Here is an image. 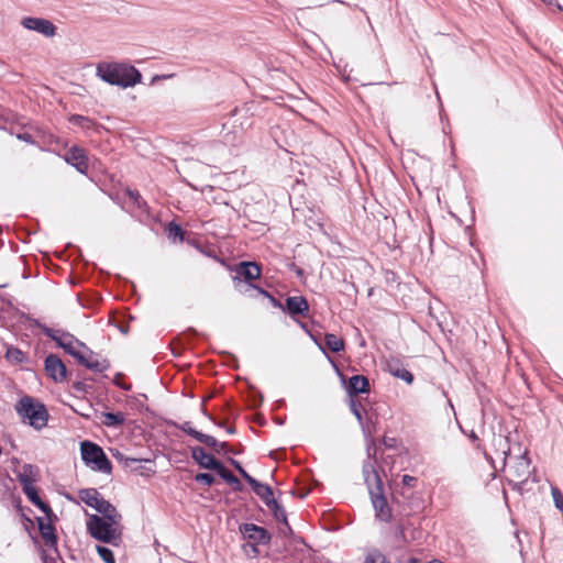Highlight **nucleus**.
<instances>
[{
  "mask_svg": "<svg viewBox=\"0 0 563 563\" xmlns=\"http://www.w3.org/2000/svg\"><path fill=\"white\" fill-rule=\"evenodd\" d=\"M96 74L104 82L122 88L133 87L142 79L141 73L126 63H100Z\"/></svg>",
  "mask_w": 563,
  "mask_h": 563,
  "instance_id": "obj_1",
  "label": "nucleus"
},
{
  "mask_svg": "<svg viewBox=\"0 0 563 563\" xmlns=\"http://www.w3.org/2000/svg\"><path fill=\"white\" fill-rule=\"evenodd\" d=\"M14 410L21 421L40 431L47 426L49 413L38 399L24 395L14 405Z\"/></svg>",
  "mask_w": 563,
  "mask_h": 563,
  "instance_id": "obj_2",
  "label": "nucleus"
},
{
  "mask_svg": "<svg viewBox=\"0 0 563 563\" xmlns=\"http://www.w3.org/2000/svg\"><path fill=\"white\" fill-rule=\"evenodd\" d=\"M504 465L507 468V478L509 485L515 489L521 490L522 486L529 479L531 475L530 471V459L528 457L527 451L520 455L512 457L509 452L504 451Z\"/></svg>",
  "mask_w": 563,
  "mask_h": 563,
  "instance_id": "obj_3",
  "label": "nucleus"
},
{
  "mask_svg": "<svg viewBox=\"0 0 563 563\" xmlns=\"http://www.w3.org/2000/svg\"><path fill=\"white\" fill-rule=\"evenodd\" d=\"M120 522H112L104 517L91 514L86 522L88 533L98 541L118 544L121 540V531L118 529Z\"/></svg>",
  "mask_w": 563,
  "mask_h": 563,
  "instance_id": "obj_4",
  "label": "nucleus"
},
{
  "mask_svg": "<svg viewBox=\"0 0 563 563\" xmlns=\"http://www.w3.org/2000/svg\"><path fill=\"white\" fill-rule=\"evenodd\" d=\"M80 453L84 463L92 471L103 474H110L112 464L103 450L91 441H82L80 443Z\"/></svg>",
  "mask_w": 563,
  "mask_h": 563,
  "instance_id": "obj_5",
  "label": "nucleus"
},
{
  "mask_svg": "<svg viewBox=\"0 0 563 563\" xmlns=\"http://www.w3.org/2000/svg\"><path fill=\"white\" fill-rule=\"evenodd\" d=\"M78 495L82 503L101 514L102 517L112 522L121 521L122 517L118 512L117 508L106 500L96 488L80 489Z\"/></svg>",
  "mask_w": 563,
  "mask_h": 563,
  "instance_id": "obj_6",
  "label": "nucleus"
},
{
  "mask_svg": "<svg viewBox=\"0 0 563 563\" xmlns=\"http://www.w3.org/2000/svg\"><path fill=\"white\" fill-rule=\"evenodd\" d=\"M43 333L55 341L57 345L68 354L73 353L77 347H86V345L76 339L73 334L68 332H63L60 330H54L47 327L42 329Z\"/></svg>",
  "mask_w": 563,
  "mask_h": 563,
  "instance_id": "obj_7",
  "label": "nucleus"
},
{
  "mask_svg": "<svg viewBox=\"0 0 563 563\" xmlns=\"http://www.w3.org/2000/svg\"><path fill=\"white\" fill-rule=\"evenodd\" d=\"M372 499L373 507L376 511V516L383 520L387 521L390 518V510L388 507V503L383 495V485L371 487L368 490Z\"/></svg>",
  "mask_w": 563,
  "mask_h": 563,
  "instance_id": "obj_8",
  "label": "nucleus"
},
{
  "mask_svg": "<svg viewBox=\"0 0 563 563\" xmlns=\"http://www.w3.org/2000/svg\"><path fill=\"white\" fill-rule=\"evenodd\" d=\"M23 27L37 32L46 37H52L56 33V26L46 19L43 18H24L21 22Z\"/></svg>",
  "mask_w": 563,
  "mask_h": 563,
  "instance_id": "obj_9",
  "label": "nucleus"
},
{
  "mask_svg": "<svg viewBox=\"0 0 563 563\" xmlns=\"http://www.w3.org/2000/svg\"><path fill=\"white\" fill-rule=\"evenodd\" d=\"M45 371L55 382H64L67 377V368L63 361L55 354H49L45 358Z\"/></svg>",
  "mask_w": 563,
  "mask_h": 563,
  "instance_id": "obj_10",
  "label": "nucleus"
},
{
  "mask_svg": "<svg viewBox=\"0 0 563 563\" xmlns=\"http://www.w3.org/2000/svg\"><path fill=\"white\" fill-rule=\"evenodd\" d=\"M240 531L245 539L252 540L260 544H267L271 541V536L267 530L254 523L241 525Z\"/></svg>",
  "mask_w": 563,
  "mask_h": 563,
  "instance_id": "obj_11",
  "label": "nucleus"
},
{
  "mask_svg": "<svg viewBox=\"0 0 563 563\" xmlns=\"http://www.w3.org/2000/svg\"><path fill=\"white\" fill-rule=\"evenodd\" d=\"M65 161L73 165L81 174H86L88 170V159L86 152L78 146H73L67 151Z\"/></svg>",
  "mask_w": 563,
  "mask_h": 563,
  "instance_id": "obj_12",
  "label": "nucleus"
},
{
  "mask_svg": "<svg viewBox=\"0 0 563 563\" xmlns=\"http://www.w3.org/2000/svg\"><path fill=\"white\" fill-rule=\"evenodd\" d=\"M192 459L203 468L218 471L222 463L214 459L211 454L207 453L201 446H195L191 449Z\"/></svg>",
  "mask_w": 563,
  "mask_h": 563,
  "instance_id": "obj_13",
  "label": "nucleus"
},
{
  "mask_svg": "<svg viewBox=\"0 0 563 563\" xmlns=\"http://www.w3.org/2000/svg\"><path fill=\"white\" fill-rule=\"evenodd\" d=\"M292 318L296 316L306 317L309 311V303L302 296H290L286 299L284 308Z\"/></svg>",
  "mask_w": 563,
  "mask_h": 563,
  "instance_id": "obj_14",
  "label": "nucleus"
},
{
  "mask_svg": "<svg viewBox=\"0 0 563 563\" xmlns=\"http://www.w3.org/2000/svg\"><path fill=\"white\" fill-rule=\"evenodd\" d=\"M236 274L235 279H238L239 283L242 282L241 278L246 283H251L261 276V268L254 262H242L236 269Z\"/></svg>",
  "mask_w": 563,
  "mask_h": 563,
  "instance_id": "obj_15",
  "label": "nucleus"
},
{
  "mask_svg": "<svg viewBox=\"0 0 563 563\" xmlns=\"http://www.w3.org/2000/svg\"><path fill=\"white\" fill-rule=\"evenodd\" d=\"M250 485L254 493L263 500V503L269 507L271 505H275L274 493L271 486L254 479L250 482Z\"/></svg>",
  "mask_w": 563,
  "mask_h": 563,
  "instance_id": "obj_16",
  "label": "nucleus"
},
{
  "mask_svg": "<svg viewBox=\"0 0 563 563\" xmlns=\"http://www.w3.org/2000/svg\"><path fill=\"white\" fill-rule=\"evenodd\" d=\"M346 389L351 397L356 396L358 394L368 393V379L363 375H354L349 379Z\"/></svg>",
  "mask_w": 563,
  "mask_h": 563,
  "instance_id": "obj_17",
  "label": "nucleus"
},
{
  "mask_svg": "<svg viewBox=\"0 0 563 563\" xmlns=\"http://www.w3.org/2000/svg\"><path fill=\"white\" fill-rule=\"evenodd\" d=\"M18 479L21 486L34 485L40 477L38 468L32 464H24L18 473Z\"/></svg>",
  "mask_w": 563,
  "mask_h": 563,
  "instance_id": "obj_18",
  "label": "nucleus"
},
{
  "mask_svg": "<svg viewBox=\"0 0 563 563\" xmlns=\"http://www.w3.org/2000/svg\"><path fill=\"white\" fill-rule=\"evenodd\" d=\"M363 476L368 490L371 487L383 485L375 465L371 460L365 461L363 464Z\"/></svg>",
  "mask_w": 563,
  "mask_h": 563,
  "instance_id": "obj_19",
  "label": "nucleus"
},
{
  "mask_svg": "<svg viewBox=\"0 0 563 563\" xmlns=\"http://www.w3.org/2000/svg\"><path fill=\"white\" fill-rule=\"evenodd\" d=\"M23 493L26 495L27 499L37 508H40L45 515H49L52 512L51 507L44 503L34 485H27L22 487Z\"/></svg>",
  "mask_w": 563,
  "mask_h": 563,
  "instance_id": "obj_20",
  "label": "nucleus"
},
{
  "mask_svg": "<svg viewBox=\"0 0 563 563\" xmlns=\"http://www.w3.org/2000/svg\"><path fill=\"white\" fill-rule=\"evenodd\" d=\"M319 347L323 353H325V349L331 352L338 353L344 349V341L343 339L339 338L333 333H328L324 336L323 345L319 344Z\"/></svg>",
  "mask_w": 563,
  "mask_h": 563,
  "instance_id": "obj_21",
  "label": "nucleus"
},
{
  "mask_svg": "<svg viewBox=\"0 0 563 563\" xmlns=\"http://www.w3.org/2000/svg\"><path fill=\"white\" fill-rule=\"evenodd\" d=\"M101 423L108 428H119L124 424L125 416L122 412H102Z\"/></svg>",
  "mask_w": 563,
  "mask_h": 563,
  "instance_id": "obj_22",
  "label": "nucleus"
},
{
  "mask_svg": "<svg viewBox=\"0 0 563 563\" xmlns=\"http://www.w3.org/2000/svg\"><path fill=\"white\" fill-rule=\"evenodd\" d=\"M90 354V357H88L84 365L85 367L97 373H102L110 367V363L106 358L95 357L92 352Z\"/></svg>",
  "mask_w": 563,
  "mask_h": 563,
  "instance_id": "obj_23",
  "label": "nucleus"
},
{
  "mask_svg": "<svg viewBox=\"0 0 563 563\" xmlns=\"http://www.w3.org/2000/svg\"><path fill=\"white\" fill-rule=\"evenodd\" d=\"M388 371L393 376L405 380L407 384H411L413 380V375L397 363H388Z\"/></svg>",
  "mask_w": 563,
  "mask_h": 563,
  "instance_id": "obj_24",
  "label": "nucleus"
},
{
  "mask_svg": "<svg viewBox=\"0 0 563 563\" xmlns=\"http://www.w3.org/2000/svg\"><path fill=\"white\" fill-rule=\"evenodd\" d=\"M219 476L223 478L229 485L233 487L234 490L241 492L242 490V484L239 481V478L232 474L230 471H228L224 465L222 464L220 468L217 471Z\"/></svg>",
  "mask_w": 563,
  "mask_h": 563,
  "instance_id": "obj_25",
  "label": "nucleus"
},
{
  "mask_svg": "<svg viewBox=\"0 0 563 563\" xmlns=\"http://www.w3.org/2000/svg\"><path fill=\"white\" fill-rule=\"evenodd\" d=\"M38 529L42 538L46 541V543H55L56 536L54 533V528L49 522H45L43 519H38Z\"/></svg>",
  "mask_w": 563,
  "mask_h": 563,
  "instance_id": "obj_26",
  "label": "nucleus"
},
{
  "mask_svg": "<svg viewBox=\"0 0 563 563\" xmlns=\"http://www.w3.org/2000/svg\"><path fill=\"white\" fill-rule=\"evenodd\" d=\"M268 508L273 511L275 519L279 522H283L285 527L290 530L285 509L277 501H275V505H271Z\"/></svg>",
  "mask_w": 563,
  "mask_h": 563,
  "instance_id": "obj_27",
  "label": "nucleus"
},
{
  "mask_svg": "<svg viewBox=\"0 0 563 563\" xmlns=\"http://www.w3.org/2000/svg\"><path fill=\"white\" fill-rule=\"evenodd\" d=\"M195 439L207 446L212 448L216 453H220V450L218 449V440L214 437L198 431Z\"/></svg>",
  "mask_w": 563,
  "mask_h": 563,
  "instance_id": "obj_28",
  "label": "nucleus"
},
{
  "mask_svg": "<svg viewBox=\"0 0 563 563\" xmlns=\"http://www.w3.org/2000/svg\"><path fill=\"white\" fill-rule=\"evenodd\" d=\"M5 358L12 363H22L25 360V355L18 347L10 346L5 352Z\"/></svg>",
  "mask_w": 563,
  "mask_h": 563,
  "instance_id": "obj_29",
  "label": "nucleus"
},
{
  "mask_svg": "<svg viewBox=\"0 0 563 563\" xmlns=\"http://www.w3.org/2000/svg\"><path fill=\"white\" fill-rule=\"evenodd\" d=\"M168 238L174 242H181L184 240V231L180 225L170 222L167 228Z\"/></svg>",
  "mask_w": 563,
  "mask_h": 563,
  "instance_id": "obj_30",
  "label": "nucleus"
},
{
  "mask_svg": "<svg viewBox=\"0 0 563 563\" xmlns=\"http://www.w3.org/2000/svg\"><path fill=\"white\" fill-rule=\"evenodd\" d=\"M96 550L104 563H115V558L111 549L104 545H97Z\"/></svg>",
  "mask_w": 563,
  "mask_h": 563,
  "instance_id": "obj_31",
  "label": "nucleus"
},
{
  "mask_svg": "<svg viewBox=\"0 0 563 563\" xmlns=\"http://www.w3.org/2000/svg\"><path fill=\"white\" fill-rule=\"evenodd\" d=\"M71 409L76 413H78L79 416H81L86 419H91V417H92L93 408L90 404H80L79 407L71 406Z\"/></svg>",
  "mask_w": 563,
  "mask_h": 563,
  "instance_id": "obj_32",
  "label": "nucleus"
},
{
  "mask_svg": "<svg viewBox=\"0 0 563 563\" xmlns=\"http://www.w3.org/2000/svg\"><path fill=\"white\" fill-rule=\"evenodd\" d=\"M551 495L555 507L563 512V494L561 493V490L558 487L552 486Z\"/></svg>",
  "mask_w": 563,
  "mask_h": 563,
  "instance_id": "obj_33",
  "label": "nucleus"
},
{
  "mask_svg": "<svg viewBox=\"0 0 563 563\" xmlns=\"http://www.w3.org/2000/svg\"><path fill=\"white\" fill-rule=\"evenodd\" d=\"M195 481L197 483H201V484H205L207 486H211L214 484V476L210 473H198L196 476H195Z\"/></svg>",
  "mask_w": 563,
  "mask_h": 563,
  "instance_id": "obj_34",
  "label": "nucleus"
},
{
  "mask_svg": "<svg viewBox=\"0 0 563 563\" xmlns=\"http://www.w3.org/2000/svg\"><path fill=\"white\" fill-rule=\"evenodd\" d=\"M231 464L235 467V470L241 474V476L250 484V482H253L255 478L252 477L240 464V462L231 459Z\"/></svg>",
  "mask_w": 563,
  "mask_h": 563,
  "instance_id": "obj_35",
  "label": "nucleus"
},
{
  "mask_svg": "<svg viewBox=\"0 0 563 563\" xmlns=\"http://www.w3.org/2000/svg\"><path fill=\"white\" fill-rule=\"evenodd\" d=\"M82 347H77L70 355L75 357L81 365H85L88 357L81 352Z\"/></svg>",
  "mask_w": 563,
  "mask_h": 563,
  "instance_id": "obj_36",
  "label": "nucleus"
},
{
  "mask_svg": "<svg viewBox=\"0 0 563 563\" xmlns=\"http://www.w3.org/2000/svg\"><path fill=\"white\" fill-rule=\"evenodd\" d=\"M361 406L357 405L354 400H351V411L353 412V415L355 416V418L357 419V421L362 424L363 423V418H362V413H361Z\"/></svg>",
  "mask_w": 563,
  "mask_h": 563,
  "instance_id": "obj_37",
  "label": "nucleus"
},
{
  "mask_svg": "<svg viewBox=\"0 0 563 563\" xmlns=\"http://www.w3.org/2000/svg\"><path fill=\"white\" fill-rule=\"evenodd\" d=\"M250 401H251V406H252L253 408L258 407V406L262 404V401H263V396H262V394H261L260 391H257V390L253 391V394H252V397H251V400H250Z\"/></svg>",
  "mask_w": 563,
  "mask_h": 563,
  "instance_id": "obj_38",
  "label": "nucleus"
},
{
  "mask_svg": "<svg viewBox=\"0 0 563 563\" xmlns=\"http://www.w3.org/2000/svg\"><path fill=\"white\" fill-rule=\"evenodd\" d=\"M179 429H180L181 431H184L185 433H187V434H189V435L194 437V438L196 437V434H197V432H198L196 429H194V428L191 427V423H190V422H188V421H186V422H184L183 424H180V426H179Z\"/></svg>",
  "mask_w": 563,
  "mask_h": 563,
  "instance_id": "obj_39",
  "label": "nucleus"
},
{
  "mask_svg": "<svg viewBox=\"0 0 563 563\" xmlns=\"http://www.w3.org/2000/svg\"><path fill=\"white\" fill-rule=\"evenodd\" d=\"M130 199L133 200L139 208H142L145 205V201L142 199L141 195L137 191H129Z\"/></svg>",
  "mask_w": 563,
  "mask_h": 563,
  "instance_id": "obj_40",
  "label": "nucleus"
},
{
  "mask_svg": "<svg viewBox=\"0 0 563 563\" xmlns=\"http://www.w3.org/2000/svg\"><path fill=\"white\" fill-rule=\"evenodd\" d=\"M364 563H389L384 555L375 554L366 558Z\"/></svg>",
  "mask_w": 563,
  "mask_h": 563,
  "instance_id": "obj_41",
  "label": "nucleus"
},
{
  "mask_svg": "<svg viewBox=\"0 0 563 563\" xmlns=\"http://www.w3.org/2000/svg\"><path fill=\"white\" fill-rule=\"evenodd\" d=\"M260 294L264 295L265 297L269 298L273 306L274 307H277V308H282L284 309V307L282 306V303L276 299L274 298L272 295H269L266 290H263L261 288H257V287H254Z\"/></svg>",
  "mask_w": 563,
  "mask_h": 563,
  "instance_id": "obj_42",
  "label": "nucleus"
},
{
  "mask_svg": "<svg viewBox=\"0 0 563 563\" xmlns=\"http://www.w3.org/2000/svg\"><path fill=\"white\" fill-rule=\"evenodd\" d=\"M417 482V478L410 475H404L402 476V484L405 486H413V484Z\"/></svg>",
  "mask_w": 563,
  "mask_h": 563,
  "instance_id": "obj_43",
  "label": "nucleus"
},
{
  "mask_svg": "<svg viewBox=\"0 0 563 563\" xmlns=\"http://www.w3.org/2000/svg\"><path fill=\"white\" fill-rule=\"evenodd\" d=\"M71 121L75 123V124H80L82 125L84 122H88L89 120L82 115H74L71 118Z\"/></svg>",
  "mask_w": 563,
  "mask_h": 563,
  "instance_id": "obj_44",
  "label": "nucleus"
},
{
  "mask_svg": "<svg viewBox=\"0 0 563 563\" xmlns=\"http://www.w3.org/2000/svg\"><path fill=\"white\" fill-rule=\"evenodd\" d=\"M228 448H229V445H228L227 442H219L218 441V449L220 450L219 454L227 453Z\"/></svg>",
  "mask_w": 563,
  "mask_h": 563,
  "instance_id": "obj_45",
  "label": "nucleus"
},
{
  "mask_svg": "<svg viewBox=\"0 0 563 563\" xmlns=\"http://www.w3.org/2000/svg\"><path fill=\"white\" fill-rule=\"evenodd\" d=\"M73 387L77 391H85L86 385L82 382H77L73 385Z\"/></svg>",
  "mask_w": 563,
  "mask_h": 563,
  "instance_id": "obj_46",
  "label": "nucleus"
},
{
  "mask_svg": "<svg viewBox=\"0 0 563 563\" xmlns=\"http://www.w3.org/2000/svg\"><path fill=\"white\" fill-rule=\"evenodd\" d=\"M372 452L375 454L376 452V446L374 443H371L368 446H367V455H368V460H371V456H372Z\"/></svg>",
  "mask_w": 563,
  "mask_h": 563,
  "instance_id": "obj_47",
  "label": "nucleus"
},
{
  "mask_svg": "<svg viewBox=\"0 0 563 563\" xmlns=\"http://www.w3.org/2000/svg\"><path fill=\"white\" fill-rule=\"evenodd\" d=\"M18 137H19L20 140L25 141V142H31V135H30V134H27V133L19 134V135H18Z\"/></svg>",
  "mask_w": 563,
  "mask_h": 563,
  "instance_id": "obj_48",
  "label": "nucleus"
},
{
  "mask_svg": "<svg viewBox=\"0 0 563 563\" xmlns=\"http://www.w3.org/2000/svg\"><path fill=\"white\" fill-rule=\"evenodd\" d=\"M324 3L323 2H313L311 5H308L307 8H318V7H322Z\"/></svg>",
  "mask_w": 563,
  "mask_h": 563,
  "instance_id": "obj_49",
  "label": "nucleus"
},
{
  "mask_svg": "<svg viewBox=\"0 0 563 563\" xmlns=\"http://www.w3.org/2000/svg\"><path fill=\"white\" fill-rule=\"evenodd\" d=\"M227 432H228L229 434H234V433H235V428H234V427H228V428H227Z\"/></svg>",
  "mask_w": 563,
  "mask_h": 563,
  "instance_id": "obj_50",
  "label": "nucleus"
},
{
  "mask_svg": "<svg viewBox=\"0 0 563 563\" xmlns=\"http://www.w3.org/2000/svg\"><path fill=\"white\" fill-rule=\"evenodd\" d=\"M470 438H471L473 441L477 440V435H476V433H475L474 431L471 433Z\"/></svg>",
  "mask_w": 563,
  "mask_h": 563,
  "instance_id": "obj_51",
  "label": "nucleus"
},
{
  "mask_svg": "<svg viewBox=\"0 0 563 563\" xmlns=\"http://www.w3.org/2000/svg\"><path fill=\"white\" fill-rule=\"evenodd\" d=\"M409 563H420V561H419V560H417V559H410V560H409Z\"/></svg>",
  "mask_w": 563,
  "mask_h": 563,
  "instance_id": "obj_52",
  "label": "nucleus"
},
{
  "mask_svg": "<svg viewBox=\"0 0 563 563\" xmlns=\"http://www.w3.org/2000/svg\"><path fill=\"white\" fill-rule=\"evenodd\" d=\"M120 386H121V388H123V389H125V390H129V389H130V386H128V385H120Z\"/></svg>",
  "mask_w": 563,
  "mask_h": 563,
  "instance_id": "obj_53",
  "label": "nucleus"
},
{
  "mask_svg": "<svg viewBox=\"0 0 563 563\" xmlns=\"http://www.w3.org/2000/svg\"><path fill=\"white\" fill-rule=\"evenodd\" d=\"M448 404H449V406H450L452 409H454V408H453V404L451 402V400H450V399H448Z\"/></svg>",
  "mask_w": 563,
  "mask_h": 563,
  "instance_id": "obj_54",
  "label": "nucleus"
}]
</instances>
